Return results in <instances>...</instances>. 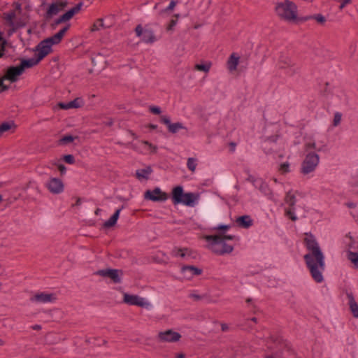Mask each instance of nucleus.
I'll list each match as a JSON object with an SVG mask.
<instances>
[{
  "label": "nucleus",
  "instance_id": "nucleus-1",
  "mask_svg": "<svg viewBox=\"0 0 358 358\" xmlns=\"http://www.w3.org/2000/svg\"><path fill=\"white\" fill-rule=\"evenodd\" d=\"M304 243L308 252L303 258L311 277L317 283L324 281L323 273L325 270V256L316 238L306 233Z\"/></svg>",
  "mask_w": 358,
  "mask_h": 358
},
{
  "label": "nucleus",
  "instance_id": "nucleus-2",
  "mask_svg": "<svg viewBox=\"0 0 358 358\" xmlns=\"http://www.w3.org/2000/svg\"><path fill=\"white\" fill-rule=\"evenodd\" d=\"M203 238L206 241V248L218 255L232 252L234 245L230 243L229 241L238 240L235 235L224 234V232L217 235L205 236Z\"/></svg>",
  "mask_w": 358,
  "mask_h": 358
},
{
  "label": "nucleus",
  "instance_id": "nucleus-3",
  "mask_svg": "<svg viewBox=\"0 0 358 358\" xmlns=\"http://www.w3.org/2000/svg\"><path fill=\"white\" fill-rule=\"evenodd\" d=\"M171 199L175 205L182 204L193 208L199 203L200 194L198 192H184L183 187L178 185L172 189Z\"/></svg>",
  "mask_w": 358,
  "mask_h": 358
},
{
  "label": "nucleus",
  "instance_id": "nucleus-4",
  "mask_svg": "<svg viewBox=\"0 0 358 358\" xmlns=\"http://www.w3.org/2000/svg\"><path fill=\"white\" fill-rule=\"evenodd\" d=\"M69 24L66 25L57 34L43 40L37 45L35 48V51L36 52V55L39 59L42 60L46 55L52 52V47L54 45H57L61 42L65 33L69 29Z\"/></svg>",
  "mask_w": 358,
  "mask_h": 358
},
{
  "label": "nucleus",
  "instance_id": "nucleus-5",
  "mask_svg": "<svg viewBox=\"0 0 358 358\" xmlns=\"http://www.w3.org/2000/svg\"><path fill=\"white\" fill-rule=\"evenodd\" d=\"M320 162L318 154L314 152H308L300 166V173L303 176H313Z\"/></svg>",
  "mask_w": 358,
  "mask_h": 358
},
{
  "label": "nucleus",
  "instance_id": "nucleus-6",
  "mask_svg": "<svg viewBox=\"0 0 358 358\" xmlns=\"http://www.w3.org/2000/svg\"><path fill=\"white\" fill-rule=\"evenodd\" d=\"M275 11L280 18L286 21L293 22L297 19V6L291 1L285 0L278 3Z\"/></svg>",
  "mask_w": 358,
  "mask_h": 358
},
{
  "label": "nucleus",
  "instance_id": "nucleus-7",
  "mask_svg": "<svg viewBox=\"0 0 358 358\" xmlns=\"http://www.w3.org/2000/svg\"><path fill=\"white\" fill-rule=\"evenodd\" d=\"M23 71L20 66H11L8 69L6 75L0 80V92L8 89L9 86L5 84L6 81L15 83L19 80Z\"/></svg>",
  "mask_w": 358,
  "mask_h": 358
},
{
  "label": "nucleus",
  "instance_id": "nucleus-8",
  "mask_svg": "<svg viewBox=\"0 0 358 358\" xmlns=\"http://www.w3.org/2000/svg\"><path fill=\"white\" fill-rule=\"evenodd\" d=\"M123 301L128 305L137 306L147 310H150L152 308V303L146 298L136 294L124 293Z\"/></svg>",
  "mask_w": 358,
  "mask_h": 358
},
{
  "label": "nucleus",
  "instance_id": "nucleus-9",
  "mask_svg": "<svg viewBox=\"0 0 358 358\" xmlns=\"http://www.w3.org/2000/svg\"><path fill=\"white\" fill-rule=\"evenodd\" d=\"M45 187L52 194H62L64 190L63 181L58 178H50L45 184Z\"/></svg>",
  "mask_w": 358,
  "mask_h": 358
},
{
  "label": "nucleus",
  "instance_id": "nucleus-10",
  "mask_svg": "<svg viewBox=\"0 0 358 358\" xmlns=\"http://www.w3.org/2000/svg\"><path fill=\"white\" fill-rule=\"evenodd\" d=\"M135 31L136 36L143 43H152L155 41L154 32L151 29H145L141 25H138L135 29Z\"/></svg>",
  "mask_w": 358,
  "mask_h": 358
},
{
  "label": "nucleus",
  "instance_id": "nucleus-11",
  "mask_svg": "<svg viewBox=\"0 0 358 358\" xmlns=\"http://www.w3.org/2000/svg\"><path fill=\"white\" fill-rule=\"evenodd\" d=\"M144 197L145 199L152 201H165L168 199V195L159 187H155L152 190H147L145 192Z\"/></svg>",
  "mask_w": 358,
  "mask_h": 358
},
{
  "label": "nucleus",
  "instance_id": "nucleus-12",
  "mask_svg": "<svg viewBox=\"0 0 358 358\" xmlns=\"http://www.w3.org/2000/svg\"><path fill=\"white\" fill-rule=\"evenodd\" d=\"M56 300L55 294L48 292H38L32 295L30 301L32 303L41 304L54 302Z\"/></svg>",
  "mask_w": 358,
  "mask_h": 358
},
{
  "label": "nucleus",
  "instance_id": "nucleus-13",
  "mask_svg": "<svg viewBox=\"0 0 358 358\" xmlns=\"http://www.w3.org/2000/svg\"><path fill=\"white\" fill-rule=\"evenodd\" d=\"M282 159V154L278 155L276 159V169L280 174L286 175L292 171V166L289 161V157L285 161H283Z\"/></svg>",
  "mask_w": 358,
  "mask_h": 358
},
{
  "label": "nucleus",
  "instance_id": "nucleus-14",
  "mask_svg": "<svg viewBox=\"0 0 358 358\" xmlns=\"http://www.w3.org/2000/svg\"><path fill=\"white\" fill-rule=\"evenodd\" d=\"M68 5L67 1H57L49 5L47 11V17H52L58 14L61 10H64Z\"/></svg>",
  "mask_w": 358,
  "mask_h": 358
},
{
  "label": "nucleus",
  "instance_id": "nucleus-15",
  "mask_svg": "<svg viewBox=\"0 0 358 358\" xmlns=\"http://www.w3.org/2000/svg\"><path fill=\"white\" fill-rule=\"evenodd\" d=\"M158 336L161 341L169 343L177 342L181 338V335L178 332L171 329L160 332Z\"/></svg>",
  "mask_w": 358,
  "mask_h": 358
},
{
  "label": "nucleus",
  "instance_id": "nucleus-16",
  "mask_svg": "<svg viewBox=\"0 0 358 358\" xmlns=\"http://www.w3.org/2000/svg\"><path fill=\"white\" fill-rule=\"evenodd\" d=\"M83 3L82 2L78 3L74 7L69 9L65 13L62 15L56 21L57 24H60L62 22H66L71 19L73 16L78 13L82 8Z\"/></svg>",
  "mask_w": 358,
  "mask_h": 358
},
{
  "label": "nucleus",
  "instance_id": "nucleus-17",
  "mask_svg": "<svg viewBox=\"0 0 358 358\" xmlns=\"http://www.w3.org/2000/svg\"><path fill=\"white\" fill-rule=\"evenodd\" d=\"M101 276L108 277L114 282H120L121 280L122 272L117 269H103L97 272Z\"/></svg>",
  "mask_w": 358,
  "mask_h": 358
},
{
  "label": "nucleus",
  "instance_id": "nucleus-18",
  "mask_svg": "<svg viewBox=\"0 0 358 358\" xmlns=\"http://www.w3.org/2000/svg\"><path fill=\"white\" fill-rule=\"evenodd\" d=\"M181 273L184 278L190 280L196 275H199L202 270L194 266H184L181 268Z\"/></svg>",
  "mask_w": 358,
  "mask_h": 358
},
{
  "label": "nucleus",
  "instance_id": "nucleus-19",
  "mask_svg": "<svg viewBox=\"0 0 358 358\" xmlns=\"http://www.w3.org/2000/svg\"><path fill=\"white\" fill-rule=\"evenodd\" d=\"M173 255L175 257H179L184 259L189 260L196 257V253L192 250L182 248H175L173 252Z\"/></svg>",
  "mask_w": 358,
  "mask_h": 358
},
{
  "label": "nucleus",
  "instance_id": "nucleus-20",
  "mask_svg": "<svg viewBox=\"0 0 358 358\" xmlns=\"http://www.w3.org/2000/svg\"><path fill=\"white\" fill-rule=\"evenodd\" d=\"M161 119L162 122L167 126L169 131L172 134H176L180 129H183L185 128L183 124L181 122L172 123L169 116L163 115Z\"/></svg>",
  "mask_w": 358,
  "mask_h": 358
},
{
  "label": "nucleus",
  "instance_id": "nucleus-21",
  "mask_svg": "<svg viewBox=\"0 0 358 358\" xmlns=\"http://www.w3.org/2000/svg\"><path fill=\"white\" fill-rule=\"evenodd\" d=\"M84 104V101L83 100V99L80 98V97H78L75 99H73V101H71L69 102H66V103H63V102H61V103H58V106L62 108V109H64V110H69V109H71V108H78L81 106H83Z\"/></svg>",
  "mask_w": 358,
  "mask_h": 358
},
{
  "label": "nucleus",
  "instance_id": "nucleus-22",
  "mask_svg": "<svg viewBox=\"0 0 358 358\" xmlns=\"http://www.w3.org/2000/svg\"><path fill=\"white\" fill-rule=\"evenodd\" d=\"M240 56L236 52H233L227 62V66L229 72H234L237 69L240 62Z\"/></svg>",
  "mask_w": 358,
  "mask_h": 358
},
{
  "label": "nucleus",
  "instance_id": "nucleus-23",
  "mask_svg": "<svg viewBox=\"0 0 358 358\" xmlns=\"http://www.w3.org/2000/svg\"><path fill=\"white\" fill-rule=\"evenodd\" d=\"M40 61L41 60L36 55L34 57L22 59L19 66L24 72L26 68H31L38 64Z\"/></svg>",
  "mask_w": 358,
  "mask_h": 358
},
{
  "label": "nucleus",
  "instance_id": "nucleus-24",
  "mask_svg": "<svg viewBox=\"0 0 358 358\" xmlns=\"http://www.w3.org/2000/svg\"><path fill=\"white\" fill-rule=\"evenodd\" d=\"M350 309L356 318H358V303L356 302L353 294L352 292L347 293Z\"/></svg>",
  "mask_w": 358,
  "mask_h": 358
},
{
  "label": "nucleus",
  "instance_id": "nucleus-25",
  "mask_svg": "<svg viewBox=\"0 0 358 358\" xmlns=\"http://www.w3.org/2000/svg\"><path fill=\"white\" fill-rule=\"evenodd\" d=\"M152 170L150 167L148 166L144 169H138L136 171V175L139 180H143L148 179Z\"/></svg>",
  "mask_w": 358,
  "mask_h": 358
},
{
  "label": "nucleus",
  "instance_id": "nucleus-26",
  "mask_svg": "<svg viewBox=\"0 0 358 358\" xmlns=\"http://www.w3.org/2000/svg\"><path fill=\"white\" fill-rule=\"evenodd\" d=\"M212 65L213 64L210 61H203L201 63L195 64L194 69L197 71L208 73L210 71Z\"/></svg>",
  "mask_w": 358,
  "mask_h": 358
},
{
  "label": "nucleus",
  "instance_id": "nucleus-27",
  "mask_svg": "<svg viewBox=\"0 0 358 358\" xmlns=\"http://www.w3.org/2000/svg\"><path fill=\"white\" fill-rule=\"evenodd\" d=\"M237 223L242 227L248 228L252 224V220L249 215H243L237 218Z\"/></svg>",
  "mask_w": 358,
  "mask_h": 358
},
{
  "label": "nucleus",
  "instance_id": "nucleus-28",
  "mask_svg": "<svg viewBox=\"0 0 358 358\" xmlns=\"http://www.w3.org/2000/svg\"><path fill=\"white\" fill-rule=\"evenodd\" d=\"M121 210L122 208L117 209L114 214L110 217V219L105 222L104 226L106 227H110L114 226L118 220Z\"/></svg>",
  "mask_w": 358,
  "mask_h": 358
},
{
  "label": "nucleus",
  "instance_id": "nucleus-29",
  "mask_svg": "<svg viewBox=\"0 0 358 358\" xmlns=\"http://www.w3.org/2000/svg\"><path fill=\"white\" fill-rule=\"evenodd\" d=\"M346 257L354 265L355 268L358 269V252L351 250L346 251Z\"/></svg>",
  "mask_w": 358,
  "mask_h": 358
},
{
  "label": "nucleus",
  "instance_id": "nucleus-30",
  "mask_svg": "<svg viewBox=\"0 0 358 358\" xmlns=\"http://www.w3.org/2000/svg\"><path fill=\"white\" fill-rule=\"evenodd\" d=\"M141 150V152L143 153H150L156 151V147L152 145L148 141H142L140 143Z\"/></svg>",
  "mask_w": 358,
  "mask_h": 358
},
{
  "label": "nucleus",
  "instance_id": "nucleus-31",
  "mask_svg": "<svg viewBox=\"0 0 358 358\" xmlns=\"http://www.w3.org/2000/svg\"><path fill=\"white\" fill-rule=\"evenodd\" d=\"M15 125L13 121L3 122L0 125V136H2L5 132L14 129Z\"/></svg>",
  "mask_w": 358,
  "mask_h": 358
},
{
  "label": "nucleus",
  "instance_id": "nucleus-32",
  "mask_svg": "<svg viewBox=\"0 0 358 358\" xmlns=\"http://www.w3.org/2000/svg\"><path fill=\"white\" fill-rule=\"evenodd\" d=\"M198 166V159L195 157H189L187 160V167L192 173H195Z\"/></svg>",
  "mask_w": 358,
  "mask_h": 358
},
{
  "label": "nucleus",
  "instance_id": "nucleus-33",
  "mask_svg": "<svg viewBox=\"0 0 358 358\" xmlns=\"http://www.w3.org/2000/svg\"><path fill=\"white\" fill-rule=\"evenodd\" d=\"M305 148L306 150H317L318 152L321 151V148H320L314 139L307 140L305 143Z\"/></svg>",
  "mask_w": 358,
  "mask_h": 358
},
{
  "label": "nucleus",
  "instance_id": "nucleus-34",
  "mask_svg": "<svg viewBox=\"0 0 358 358\" xmlns=\"http://www.w3.org/2000/svg\"><path fill=\"white\" fill-rule=\"evenodd\" d=\"M306 19L307 20L314 19L317 22L321 23V24H324L326 22L325 17L323 15H322V14H315L314 15H311V16L307 17Z\"/></svg>",
  "mask_w": 358,
  "mask_h": 358
},
{
  "label": "nucleus",
  "instance_id": "nucleus-35",
  "mask_svg": "<svg viewBox=\"0 0 358 358\" xmlns=\"http://www.w3.org/2000/svg\"><path fill=\"white\" fill-rule=\"evenodd\" d=\"M108 25H105L102 19L98 20L93 25L92 31H98L102 28L108 27Z\"/></svg>",
  "mask_w": 358,
  "mask_h": 358
},
{
  "label": "nucleus",
  "instance_id": "nucleus-36",
  "mask_svg": "<svg viewBox=\"0 0 358 358\" xmlns=\"http://www.w3.org/2000/svg\"><path fill=\"white\" fill-rule=\"evenodd\" d=\"M342 120V114L340 112H336L334 113V120H333V125L334 127L338 126Z\"/></svg>",
  "mask_w": 358,
  "mask_h": 358
},
{
  "label": "nucleus",
  "instance_id": "nucleus-37",
  "mask_svg": "<svg viewBox=\"0 0 358 358\" xmlns=\"http://www.w3.org/2000/svg\"><path fill=\"white\" fill-rule=\"evenodd\" d=\"M286 202L288 203L290 206H293L295 203V196L292 194L291 192H289L286 196Z\"/></svg>",
  "mask_w": 358,
  "mask_h": 358
},
{
  "label": "nucleus",
  "instance_id": "nucleus-38",
  "mask_svg": "<svg viewBox=\"0 0 358 358\" xmlns=\"http://www.w3.org/2000/svg\"><path fill=\"white\" fill-rule=\"evenodd\" d=\"M74 137L71 135L65 136L59 140L61 144H66L73 141Z\"/></svg>",
  "mask_w": 358,
  "mask_h": 358
},
{
  "label": "nucleus",
  "instance_id": "nucleus-39",
  "mask_svg": "<svg viewBox=\"0 0 358 358\" xmlns=\"http://www.w3.org/2000/svg\"><path fill=\"white\" fill-rule=\"evenodd\" d=\"M286 215L293 221H296L297 220V216L294 210L292 208L287 209L286 210Z\"/></svg>",
  "mask_w": 358,
  "mask_h": 358
},
{
  "label": "nucleus",
  "instance_id": "nucleus-40",
  "mask_svg": "<svg viewBox=\"0 0 358 358\" xmlns=\"http://www.w3.org/2000/svg\"><path fill=\"white\" fill-rule=\"evenodd\" d=\"M231 228V225L229 224H217L213 227V230H221L223 231H227Z\"/></svg>",
  "mask_w": 358,
  "mask_h": 358
},
{
  "label": "nucleus",
  "instance_id": "nucleus-41",
  "mask_svg": "<svg viewBox=\"0 0 358 358\" xmlns=\"http://www.w3.org/2000/svg\"><path fill=\"white\" fill-rule=\"evenodd\" d=\"M6 43V41L3 38L2 33L0 32V47L1 48L0 50V57H1L3 55V50H4Z\"/></svg>",
  "mask_w": 358,
  "mask_h": 358
},
{
  "label": "nucleus",
  "instance_id": "nucleus-42",
  "mask_svg": "<svg viewBox=\"0 0 358 358\" xmlns=\"http://www.w3.org/2000/svg\"><path fill=\"white\" fill-rule=\"evenodd\" d=\"M15 12L11 11V12H10V13H7V14H6V20L9 23H10L11 24H13V19L15 18Z\"/></svg>",
  "mask_w": 358,
  "mask_h": 358
},
{
  "label": "nucleus",
  "instance_id": "nucleus-43",
  "mask_svg": "<svg viewBox=\"0 0 358 358\" xmlns=\"http://www.w3.org/2000/svg\"><path fill=\"white\" fill-rule=\"evenodd\" d=\"M64 159L66 163L69 164H73L75 162L74 157L72 155H64Z\"/></svg>",
  "mask_w": 358,
  "mask_h": 358
},
{
  "label": "nucleus",
  "instance_id": "nucleus-44",
  "mask_svg": "<svg viewBox=\"0 0 358 358\" xmlns=\"http://www.w3.org/2000/svg\"><path fill=\"white\" fill-rule=\"evenodd\" d=\"M149 110L151 113L157 115L160 114L162 112L161 108L157 106H150L149 107Z\"/></svg>",
  "mask_w": 358,
  "mask_h": 358
},
{
  "label": "nucleus",
  "instance_id": "nucleus-45",
  "mask_svg": "<svg viewBox=\"0 0 358 358\" xmlns=\"http://www.w3.org/2000/svg\"><path fill=\"white\" fill-rule=\"evenodd\" d=\"M177 22H177V20H172L170 22V23H169V24L168 25V27H167V30H168V31H172V30H173V29H174L175 26L177 24Z\"/></svg>",
  "mask_w": 358,
  "mask_h": 358
},
{
  "label": "nucleus",
  "instance_id": "nucleus-46",
  "mask_svg": "<svg viewBox=\"0 0 358 358\" xmlns=\"http://www.w3.org/2000/svg\"><path fill=\"white\" fill-rule=\"evenodd\" d=\"M282 62L283 64L280 65V68H285L286 65H288L289 64L290 60L287 57H285L283 58Z\"/></svg>",
  "mask_w": 358,
  "mask_h": 358
},
{
  "label": "nucleus",
  "instance_id": "nucleus-47",
  "mask_svg": "<svg viewBox=\"0 0 358 358\" xmlns=\"http://www.w3.org/2000/svg\"><path fill=\"white\" fill-rule=\"evenodd\" d=\"M58 169L62 174H64L66 173V169L63 164H59L58 166Z\"/></svg>",
  "mask_w": 358,
  "mask_h": 358
},
{
  "label": "nucleus",
  "instance_id": "nucleus-48",
  "mask_svg": "<svg viewBox=\"0 0 358 358\" xmlns=\"http://www.w3.org/2000/svg\"><path fill=\"white\" fill-rule=\"evenodd\" d=\"M176 1H171L169 3V5L168 6L166 10H173L174 8V7L176 6Z\"/></svg>",
  "mask_w": 358,
  "mask_h": 358
},
{
  "label": "nucleus",
  "instance_id": "nucleus-49",
  "mask_svg": "<svg viewBox=\"0 0 358 358\" xmlns=\"http://www.w3.org/2000/svg\"><path fill=\"white\" fill-rule=\"evenodd\" d=\"M346 206L348 207V208H353L356 206V204L355 203H352V202H348L346 203Z\"/></svg>",
  "mask_w": 358,
  "mask_h": 358
},
{
  "label": "nucleus",
  "instance_id": "nucleus-50",
  "mask_svg": "<svg viewBox=\"0 0 358 358\" xmlns=\"http://www.w3.org/2000/svg\"><path fill=\"white\" fill-rule=\"evenodd\" d=\"M221 327H222V329L223 331H226V330H227V329H228V326H227V324H222L221 325Z\"/></svg>",
  "mask_w": 358,
  "mask_h": 358
},
{
  "label": "nucleus",
  "instance_id": "nucleus-51",
  "mask_svg": "<svg viewBox=\"0 0 358 358\" xmlns=\"http://www.w3.org/2000/svg\"><path fill=\"white\" fill-rule=\"evenodd\" d=\"M176 358H185V355L182 353L178 354Z\"/></svg>",
  "mask_w": 358,
  "mask_h": 358
},
{
  "label": "nucleus",
  "instance_id": "nucleus-52",
  "mask_svg": "<svg viewBox=\"0 0 358 358\" xmlns=\"http://www.w3.org/2000/svg\"><path fill=\"white\" fill-rule=\"evenodd\" d=\"M33 329H37V330H38V329H41V326H40V325H37V324H36V325H35V326H34V327H33Z\"/></svg>",
  "mask_w": 358,
  "mask_h": 358
},
{
  "label": "nucleus",
  "instance_id": "nucleus-53",
  "mask_svg": "<svg viewBox=\"0 0 358 358\" xmlns=\"http://www.w3.org/2000/svg\"><path fill=\"white\" fill-rule=\"evenodd\" d=\"M305 2H307V3H312L315 0H303Z\"/></svg>",
  "mask_w": 358,
  "mask_h": 358
},
{
  "label": "nucleus",
  "instance_id": "nucleus-54",
  "mask_svg": "<svg viewBox=\"0 0 358 358\" xmlns=\"http://www.w3.org/2000/svg\"><path fill=\"white\" fill-rule=\"evenodd\" d=\"M251 320H252V321H253V322H256L257 319H256L255 317H253V318H252V319H251Z\"/></svg>",
  "mask_w": 358,
  "mask_h": 358
},
{
  "label": "nucleus",
  "instance_id": "nucleus-55",
  "mask_svg": "<svg viewBox=\"0 0 358 358\" xmlns=\"http://www.w3.org/2000/svg\"><path fill=\"white\" fill-rule=\"evenodd\" d=\"M2 200H3V197H2V196L0 194V203L2 201Z\"/></svg>",
  "mask_w": 358,
  "mask_h": 358
},
{
  "label": "nucleus",
  "instance_id": "nucleus-56",
  "mask_svg": "<svg viewBox=\"0 0 358 358\" xmlns=\"http://www.w3.org/2000/svg\"><path fill=\"white\" fill-rule=\"evenodd\" d=\"M99 209H97L96 211V214L98 215L99 213Z\"/></svg>",
  "mask_w": 358,
  "mask_h": 358
},
{
  "label": "nucleus",
  "instance_id": "nucleus-57",
  "mask_svg": "<svg viewBox=\"0 0 358 358\" xmlns=\"http://www.w3.org/2000/svg\"><path fill=\"white\" fill-rule=\"evenodd\" d=\"M275 182H278V180L275 178L274 179Z\"/></svg>",
  "mask_w": 358,
  "mask_h": 358
},
{
  "label": "nucleus",
  "instance_id": "nucleus-58",
  "mask_svg": "<svg viewBox=\"0 0 358 358\" xmlns=\"http://www.w3.org/2000/svg\"><path fill=\"white\" fill-rule=\"evenodd\" d=\"M0 344L3 345V342L0 340Z\"/></svg>",
  "mask_w": 358,
  "mask_h": 358
},
{
  "label": "nucleus",
  "instance_id": "nucleus-59",
  "mask_svg": "<svg viewBox=\"0 0 358 358\" xmlns=\"http://www.w3.org/2000/svg\"><path fill=\"white\" fill-rule=\"evenodd\" d=\"M266 358H273V357H266Z\"/></svg>",
  "mask_w": 358,
  "mask_h": 358
},
{
  "label": "nucleus",
  "instance_id": "nucleus-60",
  "mask_svg": "<svg viewBox=\"0 0 358 358\" xmlns=\"http://www.w3.org/2000/svg\"><path fill=\"white\" fill-rule=\"evenodd\" d=\"M266 358H273V357H266Z\"/></svg>",
  "mask_w": 358,
  "mask_h": 358
}]
</instances>
